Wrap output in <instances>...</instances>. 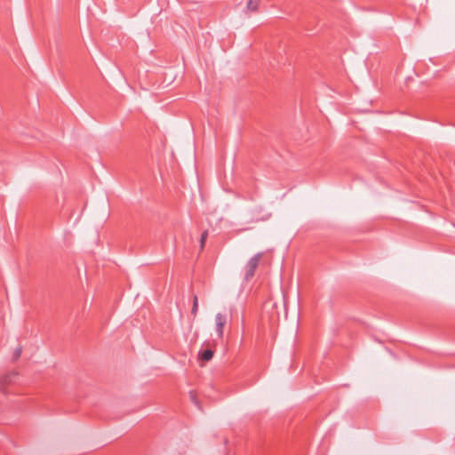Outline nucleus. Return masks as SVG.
I'll use <instances>...</instances> for the list:
<instances>
[{
  "instance_id": "obj_1",
  "label": "nucleus",
  "mask_w": 455,
  "mask_h": 455,
  "mask_svg": "<svg viewBox=\"0 0 455 455\" xmlns=\"http://www.w3.org/2000/svg\"><path fill=\"white\" fill-rule=\"evenodd\" d=\"M263 255V252H258L247 262L244 267V278L246 281L251 280L254 276L256 269L258 268Z\"/></svg>"
},
{
  "instance_id": "obj_2",
  "label": "nucleus",
  "mask_w": 455,
  "mask_h": 455,
  "mask_svg": "<svg viewBox=\"0 0 455 455\" xmlns=\"http://www.w3.org/2000/svg\"><path fill=\"white\" fill-rule=\"evenodd\" d=\"M216 331L218 337L222 339L224 333V327L227 323V317L223 314L218 313L215 316Z\"/></svg>"
},
{
  "instance_id": "obj_3",
  "label": "nucleus",
  "mask_w": 455,
  "mask_h": 455,
  "mask_svg": "<svg viewBox=\"0 0 455 455\" xmlns=\"http://www.w3.org/2000/svg\"><path fill=\"white\" fill-rule=\"evenodd\" d=\"M213 356V350L211 348L204 349L199 352V359L204 362L210 361Z\"/></svg>"
},
{
  "instance_id": "obj_4",
  "label": "nucleus",
  "mask_w": 455,
  "mask_h": 455,
  "mask_svg": "<svg viewBox=\"0 0 455 455\" xmlns=\"http://www.w3.org/2000/svg\"><path fill=\"white\" fill-rule=\"evenodd\" d=\"M259 5V0H249L247 3V7L251 11H257Z\"/></svg>"
},
{
  "instance_id": "obj_5",
  "label": "nucleus",
  "mask_w": 455,
  "mask_h": 455,
  "mask_svg": "<svg viewBox=\"0 0 455 455\" xmlns=\"http://www.w3.org/2000/svg\"><path fill=\"white\" fill-rule=\"evenodd\" d=\"M207 237H208V231L205 230L202 233L201 239H200L201 250H204Z\"/></svg>"
},
{
  "instance_id": "obj_6",
  "label": "nucleus",
  "mask_w": 455,
  "mask_h": 455,
  "mask_svg": "<svg viewBox=\"0 0 455 455\" xmlns=\"http://www.w3.org/2000/svg\"><path fill=\"white\" fill-rule=\"evenodd\" d=\"M197 310H198V299H197V297L195 296L194 297V300H193V307H192V309H191V314L196 316V314H197Z\"/></svg>"
},
{
  "instance_id": "obj_7",
  "label": "nucleus",
  "mask_w": 455,
  "mask_h": 455,
  "mask_svg": "<svg viewBox=\"0 0 455 455\" xmlns=\"http://www.w3.org/2000/svg\"><path fill=\"white\" fill-rule=\"evenodd\" d=\"M20 355H21V348L20 347L16 348L13 353L14 360H17L20 356Z\"/></svg>"
}]
</instances>
